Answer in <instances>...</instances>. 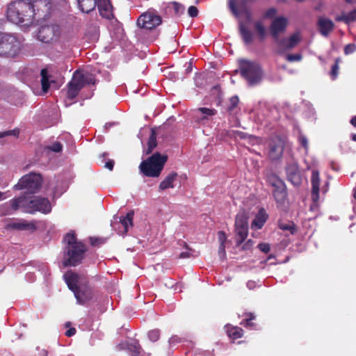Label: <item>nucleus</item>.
<instances>
[{
  "mask_svg": "<svg viewBox=\"0 0 356 356\" xmlns=\"http://www.w3.org/2000/svg\"><path fill=\"white\" fill-rule=\"evenodd\" d=\"M90 244L92 246H98V245L105 243V239L102 238L90 237Z\"/></svg>",
  "mask_w": 356,
  "mask_h": 356,
  "instance_id": "nucleus-43",
  "label": "nucleus"
},
{
  "mask_svg": "<svg viewBox=\"0 0 356 356\" xmlns=\"http://www.w3.org/2000/svg\"><path fill=\"white\" fill-rule=\"evenodd\" d=\"M276 12L277 10L275 8H270L266 11L265 15L266 17H272L275 15Z\"/></svg>",
  "mask_w": 356,
  "mask_h": 356,
  "instance_id": "nucleus-54",
  "label": "nucleus"
},
{
  "mask_svg": "<svg viewBox=\"0 0 356 356\" xmlns=\"http://www.w3.org/2000/svg\"><path fill=\"white\" fill-rule=\"evenodd\" d=\"M234 134L236 138H239L241 139H249L250 143H254L256 140V138L253 136L248 135V134L240 131H235Z\"/></svg>",
  "mask_w": 356,
  "mask_h": 356,
  "instance_id": "nucleus-39",
  "label": "nucleus"
},
{
  "mask_svg": "<svg viewBox=\"0 0 356 356\" xmlns=\"http://www.w3.org/2000/svg\"><path fill=\"white\" fill-rule=\"evenodd\" d=\"M64 278L68 288L73 292L77 289L79 286L83 284L80 282L79 275L75 273L68 271L64 275Z\"/></svg>",
  "mask_w": 356,
  "mask_h": 356,
  "instance_id": "nucleus-22",
  "label": "nucleus"
},
{
  "mask_svg": "<svg viewBox=\"0 0 356 356\" xmlns=\"http://www.w3.org/2000/svg\"><path fill=\"white\" fill-rule=\"evenodd\" d=\"M311 182L312 186V193L314 200H316L319 197V186L320 178L318 171H313L311 177Z\"/></svg>",
  "mask_w": 356,
  "mask_h": 356,
  "instance_id": "nucleus-24",
  "label": "nucleus"
},
{
  "mask_svg": "<svg viewBox=\"0 0 356 356\" xmlns=\"http://www.w3.org/2000/svg\"><path fill=\"white\" fill-rule=\"evenodd\" d=\"M42 177L39 174L30 173L22 177L18 183L14 186L17 190L26 189L29 193H34L41 187Z\"/></svg>",
  "mask_w": 356,
  "mask_h": 356,
  "instance_id": "nucleus-8",
  "label": "nucleus"
},
{
  "mask_svg": "<svg viewBox=\"0 0 356 356\" xmlns=\"http://www.w3.org/2000/svg\"><path fill=\"white\" fill-rule=\"evenodd\" d=\"M33 7L31 2L20 0L11 3L7 9V18L11 22L19 24L32 22L33 18Z\"/></svg>",
  "mask_w": 356,
  "mask_h": 356,
  "instance_id": "nucleus-2",
  "label": "nucleus"
},
{
  "mask_svg": "<svg viewBox=\"0 0 356 356\" xmlns=\"http://www.w3.org/2000/svg\"><path fill=\"white\" fill-rule=\"evenodd\" d=\"M99 14L102 17L111 19L113 17V7L109 0H96Z\"/></svg>",
  "mask_w": 356,
  "mask_h": 356,
  "instance_id": "nucleus-21",
  "label": "nucleus"
},
{
  "mask_svg": "<svg viewBox=\"0 0 356 356\" xmlns=\"http://www.w3.org/2000/svg\"><path fill=\"white\" fill-rule=\"evenodd\" d=\"M288 179L294 185L298 186L301 183V177L297 162L291 161L286 166Z\"/></svg>",
  "mask_w": 356,
  "mask_h": 356,
  "instance_id": "nucleus-16",
  "label": "nucleus"
},
{
  "mask_svg": "<svg viewBox=\"0 0 356 356\" xmlns=\"http://www.w3.org/2000/svg\"><path fill=\"white\" fill-rule=\"evenodd\" d=\"M241 14H244L248 19H250L251 18V14L248 9L247 8L245 5H240V9H238Z\"/></svg>",
  "mask_w": 356,
  "mask_h": 356,
  "instance_id": "nucleus-46",
  "label": "nucleus"
},
{
  "mask_svg": "<svg viewBox=\"0 0 356 356\" xmlns=\"http://www.w3.org/2000/svg\"><path fill=\"white\" fill-rule=\"evenodd\" d=\"M253 245V242L251 239H249L245 242V243L243 245L242 249L244 250H249Z\"/></svg>",
  "mask_w": 356,
  "mask_h": 356,
  "instance_id": "nucleus-55",
  "label": "nucleus"
},
{
  "mask_svg": "<svg viewBox=\"0 0 356 356\" xmlns=\"http://www.w3.org/2000/svg\"><path fill=\"white\" fill-rule=\"evenodd\" d=\"M287 24V19L284 17H278L273 20L270 26V31L275 41L278 40L280 34L284 33Z\"/></svg>",
  "mask_w": 356,
  "mask_h": 356,
  "instance_id": "nucleus-14",
  "label": "nucleus"
},
{
  "mask_svg": "<svg viewBox=\"0 0 356 356\" xmlns=\"http://www.w3.org/2000/svg\"><path fill=\"white\" fill-rule=\"evenodd\" d=\"M190 257V252H183L180 253L179 258L185 259L188 258Z\"/></svg>",
  "mask_w": 356,
  "mask_h": 356,
  "instance_id": "nucleus-58",
  "label": "nucleus"
},
{
  "mask_svg": "<svg viewBox=\"0 0 356 356\" xmlns=\"http://www.w3.org/2000/svg\"><path fill=\"white\" fill-rule=\"evenodd\" d=\"M238 65L241 75L247 81L249 86H254L261 83L263 72L259 64L247 59H240Z\"/></svg>",
  "mask_w": 356,
  "mask_h": 356,
  "instance_id": "nucleus-5",
  "label": "nucleus"
},
{
  "mask_svg": "<svg viewBox=\"0 0 356 356\" xmlns=\"http://www.w3.org/2000/svg\"><path fill=\"white\" fill-rule=\"evenodd\" d=\"M336 20L338 22H343L346 24L356 21V9L352 10L348 14L342 13L341 15L337 16Z\"/></svg>",
  "mask_w": 356,
  "mask_h": 356,
  "instance_id": "nucleus-30",
  "label": "nucleus"
},
{
  "mask_svg": "<svg viewBox=\"0 0 356 356\" xmlns=\"http://www.w3.org/2000/svg\"><path fill=\"white\" fill-rule=\"evenodd\" d=\"M247 286L250 289H254L255 287V282H253V281H248L247 282Z\"/></svg>",
  "mask_w": 356,
  "mask_h": 356,
  "instance_id": "nucleus-59",
  "label": "nucleus"
},
{
  "mask_svg": "<svg viewBox=\"0 0 356 356\" xmlns=\"http://www.w3.org/2000/svg\"><path fill=\"white\" fill-rule=\"evenodd\" d=\"M227 334L230 337L234 339H238L243 335V330L238 327H232L227 330Z\"/></svg>",
  "mask_w": 356,
  "mask_h": 356,
  "instance_id": "nucleus-36",
  "label": "nucleus"
},
{
  "mask_svg": "<svg viewBox=\"0 0 356 356\" xmlns=\"http://www.w3.org/2000/svg\"><path fill=\"white\" fill-rule=\"evenodd\" d=\"M148 338L152 341L155 342L159 340L160 337V330L158 329H154L148 332Z\"/></svg>",
  "mask_w": 356,
  "mask_h": 356,
  "instance_id": "nucleus-40",
  "label": "nucleus"
},
{
  "mask_svg": "<svg viewBox=\"0 0 356 356\" xmlns=\"http://www.w3.org/2000/svg\"><path fill=\"white\" fill-rule=\"evenodd\" d=\"M161 22V17L153 10H149L143 13L137 20V24L139 27L150 30L160 25Z\"/></svg>",
  "mask_w": 356,
  "mask_h": 356,
  "instance_id": "nucleus-11",
  "label": "nucleus"
},
{
  "mask_svg": "<svg viewBox=\"0 0 356 356\" xmlns=\"http://www.w3.org/2000/svg\"><path fill=\"white\" fill-rule=\"evenodd\" d=\"M167 159V156L161 155L158 152L154 153L140 163L139 165L140 171L146 177H158Z\"/></svg>",
  "mask_w": 356,
  "mask_h": 356,
  "instance_id": "nucleus-6",
  "label": "nucleus"
},
{
  "mask_svg": "<svg viewBox=\"0 0 356 356\" xmlns=\"http://www.w3.org/2000/svg\"><path fill=\"white\" fill-rule=\"evenodd\" d=\"M350 123L353 126L356 127V115L350 120Z\"/></svg>",
  "mask_w": 356,
  "mask_h": 356,
  "instance_id": "nucleus-62",
  "label": "nucleus"
},
{
  "mask_svg": "<svg viewBox=\"0 0 356 356\" xmlns=\"http://www.w3.org/2000/svg\"><path fill=\"white\" fill-rule=\"evenodd\" d=\"M299 141L300 144L305 148L307 149L308 147V141L305 136H300L299 137Z\"/></svg>",
  "mask_w": 356,
  "mask_h": 356,
  "instance_id": "nucleus-50",
  "label": "nucleus"
},
{
  "mask_svg": "<svg viewBox=\"0 0 356 356\" xmlns=\"http://www.w3.org/2000/svg\"><path fill=\"white\" fill-rule=\"evenodd\" d=\"M356 50V46L354 44H348L344 48V53L346 54H350L353 53Z\"/></svg>",
  "mask_w": 356,
  "mask_h": 356,
  "instance_id": "nucleus-48",
  "label": "nucleus"
},
{
  "mask_svg": "<svg viewBox=\"0 0 356 356\" xmlns=\"http://www.w3.org/2000/svg\"><path fill=\"white\" fill-rule=\"evenodd\" d=\"M339 59H336L334 65L332 67L330 74L333 79H336L339 72Z\"/></svg>",
  "mask_w": 356,
  "mask_h": 356,
  "instance_id": "nucleus-42",
  "label": "nucleus"
},
{
  "mask_svg": "<svg viewBox=\"0 0 356 356\" xmlns=\"http://www.w3.org/2000/svg\"><path fill=\"white\" fill-rule=\"evenodd\" d=\"M217 111L213 108L201 107L195 111L196 118L199 120H207L209 116L216 115Z\"/></svg>",
  "mask_w": 356,
  "mask_h": 356,
  "instance_id": "nucleus-25",
  "label": "nucleus"
},
{
  "mask_svg": "<svg viewBox=\"0 0 356 356\" xmlns=\"http://www.w3.org/2000/svg\"><path fill=\"white\" fill-rule=\"evenodd\" d=\"M284 141L277 136L272 138L268 145V156L271 161L279 160L283 154Z\"/></svg>",
  "mask_w": 356,
  "mask_h": 356,
  "instance_id": "nucleus-13",
  "label": "nucleus"
},
{
  "mask_svg": "<svg viewBox=\"0 0 356 356\" xmlns=\"http://www.w3.org/2000/svg\"><path fill=\"white\" fill-rule=\"evenodd\" d=\"M73 293L77 302L81 305H83L90 301L93 296V291L92 289L89 286L83 284L79 286L77 289Z\"/></svg>",
  "mask_w": 356,
  "mask_h": 356,
  "instance_id": "nucleus-15",
  "label": "nucleus"
},
{
  "mask_svg": "<svg viewBox=\"0 0 356 356\" xmlns=\"http://www.w3.org/2000/svg\"><path fill=\"white\" fill-rule=\"evenodd\" d=\"M156 145L157 143L156 133L154 130H152L148 140V148L147 149V154L151 153L153 149L156 147Z\"/></svg>",
  "mask_w": 356,
  "mask_h": 356,
  "instance_id": "nucleus-34",
  "label": "nucleus"
},
{
  "mask_svg": "<svg viewBox=\"0 0 356 356\" xmlns=\"http://www.w3.org/2000/svg\"><path fill=\"white\" fill-rule=\"evenodd\" d=\"M95 76L90 72H84L83 70H76L71 81L67 83V97L73 99L77 97L80 90L86 86L95 84Z\"/></svg>",
  "mask_w": 356,
  "mask_h": 356,
  "instance_id": "nucleus-4",
  "label": "nucleus"
},
{
  "mask_svg": "<svg viewBox=\"0 0 356 356\" xmlns=\"http://www.w3.org/2000/svg\"><path fill=\"white\" fill-rule=\"evenodd\" d=\"M76 334V329L74 327L70 328L66 331L65 335L67 337H72Z\"/></svg>",
  "mask_w": 356,
  "mask_h": 356,
  "instance_id": "nucleus-56",
  "label": "nucleus"
},
{
  "mask_svg": "<svg viewBox=\"0 0 356 356\" xmlns=\"http://www.w3.org/2000/svg\"><path fill=\"white\" fill-rule=\"evenodd\" d=\"M279 227L284 231H289L291 234H293L296 231L295 224L292 222H280Z\"/></svg>",
  "mask_w": 356,
  "mask_h": 356,
  "instance_id": "nucleus-35",
  "label": "nucleus"
},
{
  "mask_svg": "<svg viewBox=\"0 0 356 356\" xmlns=\"http://www.w3.org/2000/svg\"><path fill=\"white\" fill-rule=\"evenodd\" d=\"M19 134V131L17 129H13L11 131H0V138H3L8 136H17Z\"/></svg>",
  "mask_w": 356,
  "mask_h": 356,
  "instance_id": "nucleus-45",
  "label": "nucleus"
},
{
  "mask_svg": "<svg viewBox=\"0 0 356 356\" xmlns=\"http://www.w3.org/2000/svg\"><path fill=\"white\" fill-rule=\"evenodd\" d=\"M120 346H122V348L127 349L129 351L132 352L135 355L140 354V346L138 342L122 343Z\"/></svg>",
  "mask_w": 356,
  "mask_h": 356,
  "instance_id": "nucleus-33",
  "label": "nucleus"
},
{
  "mask_svg": "<svg viewBox=\"0 0 356 356\" xmlns=\"http://www.w3.org/2000/svg\"><path fill=\"white\" fill-rule=\"evenodd\" d=\"M33 7V17L36 15L40 16H47L51 9V3L49 0H36L33 3H31Z\"/></svg>",
  "mask_w": 356,
  "mask_h": 356,
  "instance_id": "nucleus-18",
  "label": "nucleus"
},
{
  "mask_svg": "<svg viewBox=\"0 0 356 356\" xmlns=\"http://www.w3.org/2000/svg\"><path fill=\"white\" fill-rule=\"evenodd\" d=\"M188 13L190 17H195L198 15V10L195 6H191L188 8Z\"/></svg>",
  "mask_w": 356,
  "mask_h": 356,
  "instance_id": "nucleus-47",
  "label": "nucleus"
},
{
  "mask_svg": "<svg viewBox=\"0 0 356 356\" xmlns=\"http://www.w3.org/2000/svg\"><path fill=\"white\" fill-rule=\"evenodd\" d=\"M248 317L245 319L247 322H250L255 318V316L252 313L248 314Z\"/></svg>",
  "mask_w": 356,
  "mask_h": 356,
  "instance_id": "nucleus-60",
  "label": "nucleus"
},
{
  "mask_svg": "<svg viewBox=\"0 0 356 356\" xmlns=\"http://www.w3.org/2000/svg\"><path fill=\"white\" fill-rule=\"evenodd\" d=\"M218 238L220 242V244H225L227 240V237L224 232L220 231L218 232Z\"/></svg>",
  "mask_w": 356,
  "mask_h": 356,
  "instance_id": "nucleus-51",
  "label": "nucleus"
},
{
  "mask_svg": "<svg viewBox=\"0 0 356 356\" xmlns=\"http://www.w3.org/2000/svg\"><path fill=\"white\" fill-rule=\"evenodd\" d=\"M171 5L172 6L174 13L176 15L179 16L184 13L185 7L181 3L173 1L171 3Z\"/></svg>",
  "mask_w": 356,
  "mask_h": 356,
  "instance_id": "nucleus-37",
  "label": "nucleus"
},
{
  "mask_svg": "<svg viewBox=\"0 0 356 356\" xmlns=\"http://www.w3.org/2000/svg\"><path fill=\"white\" fill-rule=\"evenodd\" d=\"M236 246H240L245 240L248 233V218L244 212L238 213L235 219Z\"/></svg>",
  "mask_w": 356,
  "mask_h": 356,
  "instance_id": "nucleus-9",
  "label": "nucleus"
},
{
  "mask_svg": "<svg viewBox=\"0 0 356 356\" xmlns=\"http://www.w3.org/2000/svg\"><path fill=\"white\" fill-rule=\"evenodd\" d=\"M79 7L83 13H88L92 11L96 5V0H77Z\"/></svg>",
  "mask_w": 356,
  "mask_h": 356,
  "instance_id": "nucleus-27",
  "label": "nucleus"
},
{
  "mask_svg": "<svg viewBox=\"0 0 356 356\" xmlns=\"http://www.w3.org/2000/svg\"><path fill=\"white\" fill-rule=\"evenodd\" d=\"M245 323H241V324H244L246 327H252L254 325V323H252L251 321L247 322L245 320L244 321Z\"/></svg>",
  "mask_w": 356,
  "mask_h": 356,
  "instance_id": "nucleus-61",
  "label": "nucleus"
},
{
  "mask_svg": "<svg viewBox=\"0 0 356 356\" xmlns=\"http://www.w3.org/2000/svg\"><path fill=\"white\" fill-rule=\"evenodd\" d=\"M180 341H181V339L179 337H178L176 335H174L170 338L168 343H169L170 346H172L173 344L180 342Z\"/></svg>",
  "mask_w": 356,
  "mask_h": 356,
  "instance_id": "nucleus-53",
  "label": "nucleus"
},
{
  "mask_svg": "<svg viewBox=\"0 0 356 356\" xmlns=\"http://www.w3.org/2000/svg\"><path fill=\"white\" fill-rule=\"evenodd\" d=\"M113 165H114V161L112 160H109L105 164V167L110 170H112L113 169Z\"/></svg>",
  "mask_w": 356,
  "mask_h": 356,
  "instance_id": "nucleus-57",
  "label": "nucleus"
},
{
  "mask_svg": "<svg viewBox=\"0 0 356 356\" xmlns=\"http://www.w3.org/2000/svg\"><path fill=\"white\" fill-rule=\"evenodd\" d=\"M46 149L54 152H60L62 151L63 146L59 142H55L51 145L46 147Z\"/></svg>",
  "mask_w": 356,
  "mask_h": 356,
  "instance_id": "nucleus-41",
  "label": "nucleus"
},
{
  "mask_svg": "<svg viewBox=\"0 0 356 356\" xmlns=\"http://www.w3.org/2000/svg\"><path fill=\"white\" fill-rule=\"evenodd\" d=\"M258 248L264 253H268L270 250V245L268 243H259L258 245Z\"/></svg>",
  "mask_w": 356,
  "mask_h": 356,
  "instance_id": "nucleus-49",
  "label": "nucleus"
},
{
  "mask_svg": "<svg viewBox=\"0 0 356 356\" xmlns=\"http://www.w3.org/2000/svg\"><path fill=\"white\" fill-rule=\"evenodd\" d=\"M60 35V28L57 24L42 26L38 33V39L44 43L56 41Z\"/></svg>",
  "mask_w": 356,
  "mask_h": 356,
  "instance_id": "nucleus-12",
  "label": "nucleus"
},
{
  "mask_svg": "<svg viewBox=\"0 0 356 356\" xmlns=\"http://www.w3.org/2000/svg\"><path fill=\"white\" fill-rule=\"evenodd\" d=\"M267 219V215L265 211L261 209L259 211L258 214L253 220L252 222V226H255L258 229H261L264 225V222Z\"/></svg>",
  "mask_w": 356,
  "mask_h": 356,
  "instance_id": "nucleus-31",
  "label": "nucleus"
},
{
  "mask_svg": "<svg viewBox=\"0 0 356 356\" xmlns=\"http://www.w3.org/2000/svg\"><path fill=\"white\" fill-rule=\"evenodd\" d=\"M267 182L273 188V195L277 202H282L286 196L284 182L275 174L269 173L266 177Z\"/></svg>",
  "mask_w": 356,
  "mask_h": 356,
  "instance_id": "nucleus-10",
  "label": "nucleus"
},
{
  "mask_svg": "<svg viewBox=\"0 0 356 356\" xmlns=\"http://www.w3.org/2000/svg\"><path fill=\"white\" fill-rule=\"evenodd\" d=\"M177 174L171 172L159 184L160 190H165L169 188H173V182L176 179Z\"/></svg>",
  "mask_w": 356,
  "mask_h": 356,
  "instance_id": "nucleus-28",
  "label": "nucleus"
},
{
  "mask_svg": "<svg viewBox=\"0 0 356 356\" xmlns=\"http://www.w3.org/2000/svg\"><path fill=\"white\" fill-rule=\"evenodd\" d=\"M218 252L220 258L224 259L225 257V244H220Z\"/></svg>",
  "mask_w": 356,
  "mask_h": 356,
  "instance_id": "nucleus-52",
  "label": "nucleus"
},
{
  "mask_svg": "<svg viewBox=\"0 0 356 356\" xmlns=\"http://www.w3.org/2000/svg\"><path fill=\"white\" fill-rule=\"evenodd\" d=\"M8 228L16 230H28L31 232L35 231L36 226L33 222L21 219L12 222L8 225Z\"/></svg>",
  "mask_w": 356,
  "mask_h": 356,
  "instance_id": "nucleus-19",
  "label": "nucleus"
},
{
  "mask_svg": "<svg viewBox=\"0 0 356 356\" xmlns=\"http://www.w3.org/2000/svg\"><path fill=\"white\" fill-rule=\"evenodd\" d=\"M239 31L244 42L246 44H250L253 39L252 33L243 23H240Z\"/></svg>",
  "mask_w": 356,
  "mask_h": 356,
  "instance_id": "nucleus-29",
  "label": "nucleus"
},
{
  "mask_svg": "<svg viewBox=\"0 0 356 356\" xmlns=\"http://www.w3.org/2000/svg\"><path fill=\"white\" fill-rule=\"evenodd\" d=\"M239 102L237 96L232 97L229 100V104L227 106V111L230 115H234L238 112V104Z\"/></svg>",
  "mask_w": 356,
  "mask_h": 356,
  "instance_id": "nucleus-32",
  "label": "nucleus"
},
{
  "mask_svg": "<svg viewBox=\"0 0 356 356\" xmlns=\"http://www.w3.org/2000/svg\"><path fill=\"white\" fill-rule=\"evenodd\" d=\"M317 25L319 32L324 37H327L334 27V24L332 20L323 17L318 18Z\"/></svg>",
  "mask_w": 356,
  "mask_h": 356,
  "instance_id": "nucleus-20",
  "label": "nucleus"
},
{
  "mask_svg": "<svg viewBox=\"0 0 356 356\" xmlns=\"http://www.w3.org/2000/svg\"><path fill=\"white\" fill-rule=\"evenodd\" d=\"M40 75L42 91L47 92L50 87V84L55 82L50 79L51 76L49 74L47 69H42L40 72Z\"/></svg>",
  "mask_w": 356,
  "mask_h": 356,
  "instance_id": "nucleus-26",
  "label": "nucleus"
},
{
  "mask_svg": "<svg viewBox=\"0 0 356 356\" xmlns=\"http://www.w3.org/2000/svg\"><path fill=\"white\" fill-rule=\"evenodd\" d=\"M113 125V123H106L104 126L105 129H108V127H111Z\"/></svg>",
  "mask_w": 356,
  "mask_h": 356,
  "instance_id": "nucleus-63",
  "label": "nucleus"
},
{
  "mask_svg": "<svg viewBox=\"0 0 356 356\" xmlns=\"http://www.w3.org/2000/svg\"><path fill=\"white\" fill-rule=\"evenodd\" d=\"M19 50V43L15 36L0 33V56H14Z\"/></svg>",
  "mask_w": 356,
  "mask_h": 356,
  "instance_id": "nucleus-7",
  "label": "nucleus"
},
{
  "mask_svg": "<svg viewBox=\"0 0 356 356\" xmlns=\"http://www.w3.org/2000/svg\"><path fill=\"white\" fill-rule=\"evenodd\" d=\"M134 214V211H130L125 216L120 217V223L123 227V230L119 231L120 234H126L129 231V228L133 226Z\"/></svg>",
  "mask_w": 356,
  "mask_h": 356,
  "instance_id": "nucleus-23",
  "label": "nucleus"
},
{
  "mask_svg": "<svg viewBox=\"0 0 356 356\" xmlns=\"http://www.w3.org/2000/svg\"><path fill=\"white\" fill-rule=\"evenodd\" d=\"M352 140L356 142V134H353L351 135Z\"/></svg>",
  "mask_w": 356,
  "mask_h": 356,
  "instance_id": "nucleus-64",
  "label": "nucleus"
},
{
  "mask_svg": "<svg viewBox=\"0 0 356 356\" xmlns=\"http://www.w3.org/2000/svg\"><path fill=\"white\" fill-rule=\"evenodd\" d=\"M302 59V56L300 54H288L286 56V60L289 62L300 61Z\"/></svg>",
  "mask_w": 356,
  "mask_h": 356,
  "instance_id": "nucleus-44",
  "label": "nucleus"
},
{
  "mask_svg": "<svg viewBox=\"0 0 356 356\" xmlns=\"http://www.w3.org/2000/svg\"><path fill=\"white\" fill-rule=\"evenodd\" d=\"M300 40V37L299 33H295L292 35H291L289 38H279L275 42L277 44V46L282 50L291 49L296 47L299 41Z\"/></svg>",
  "mask_w": 356,
  "mask_h": 356,
  "instance_id": "nucleus-17",
  "label": "nucleus"
},
{
  "mask_svg": "<svg viewBox=\"0 0 356 356\" xmlns=\"http://www.w3.org/2000/svg\"><path fill=\"white\" fill-rule=\"evenodd\" d=\"M11 206L15 210L22 208L24 212L30 213L39 211L47 214L51 211V204L49 200L44 197H35L32 200L19 197L11 200Z\"/></svg>",
  "mask_w": 356,
  "mask_h": 356,
  "instance_id": "nucleus-3",
  "label": "nucleus"
},
{
  "mask_svg": "<svg viewBox=\"0 0 356 356\" xmlns=\"http://www.w3.org/2000/svg\"><path fill=\"white\" fill-rule=\"evenodd\" d=\"M64 241L66 243V246L65 247L63 266L65 267L76 266L80 264L87 250L86 245L77 240L75 233L73 232L65 235Z\"/></svg>",
  "mask_w": 356,
  "mask_h": 356,
  "instance_id": "nucleus-1",
  "label": "nucleus"
},
{
  "mask_svg": "<svg viewBox=\"0 0 356 356\" xmlns=\"http://www.w3.org/2000/svg\"><path fill=\"white\" fill-rule=\"evenodd\" d=\"M254 28L261 40L266 36V29L261 22H257L254 24Z\"/></svg>",
  "mask_w": 356,
  "mask_h": 356,
  "instance_id": "nucleus-38",
  "label": "nucleus"
}]
</instances>
